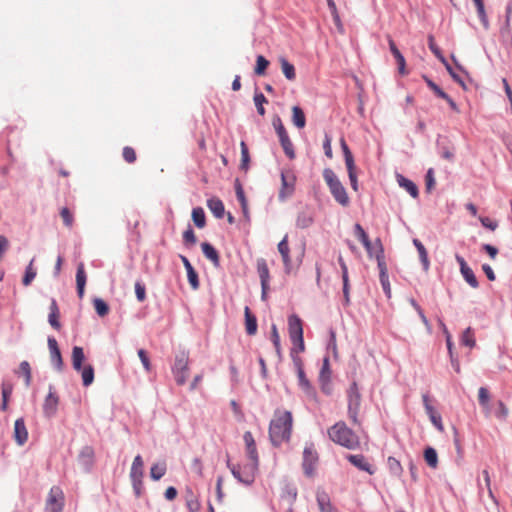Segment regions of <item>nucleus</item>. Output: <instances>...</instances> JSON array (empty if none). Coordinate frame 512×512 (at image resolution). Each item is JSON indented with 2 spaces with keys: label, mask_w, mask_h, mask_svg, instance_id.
Returning a JSON list of instances; mask_svg holds the SVG:
<instances>
[{
  "label": "nucleus",
  "mask_w": 512,
  "mask_h": 512,
  "mask_svg": "<svg viewBox=\"0 0 512 512\" xmlns=\"http://www.w3.org/2000/svg\"><path fill=\"white\" fill-rule=\"evenodd\" d=\"M278 251L282 256V260L284 263L286 273H290L291 271V259H290V248L288 245V236L285 235L284 238L278 244Z\"/></svg>",
  "instance_id": "obj_21"
},
{
  "label": "nucleus",
  "mask_w": 512,
  "mask_h": 512,
  "mask_svg": "<svg viewBox=\"0 0 512 512\" xmlns=\"http://www.w3.org/2000/svg\"><path fill=\"white\" fill-rule=\"evenodd\" d=\"M461 341L464 345L469 346L471 348L475 346V339L471 328H467L463 332Z\"/></svg>",
  "instance_id": "obj_55"
},
{
  "label": "nucleus",
  "mask_w": 512,
  "mask_h": 512,
  "mask_svg": "<svg viewBox=\"0 0 512 512\" xmlns=\"http://www.w3.org/2000/svg\"><path fill=\"white\" fill-rule=\"evenodd\" d=\"M64 499L62 489L59 486H53L47 495L45 512H62Z\"/></svg>",
  "instance_id": "obj_11"
},
{
  "label": "nucleus",
  "mask_w": 512,
  "mask_h": 512,
  "mask_svg": "<svg viewBox=\"0 0 512 512\" xmlns=\"http://www.w3.org/2000/svg\"><path fill=\"white\" fill-rule=\"evenodd\" d=\"M192 220L198 228L202 229L205 227L206 217L204 210L201 207H197L192 210Z\"/></svg>",
  "instance_id": "obj_38"
},
{
  "label": "nucleus",
  "mask_w": 512,
  "mask_h": 512,
  "mask_svg": "<svg viewBox=\"0 0 512 512\" xmlns=\"http://www.w3.org/2000/svg\"><path fill=\"white\" fill-rule=\"evenodd\" d=\"M254 103H255V106L257 108V112L259 113V115L264 116L265 115L264 104L267 103L266 97L262 93H255Z\"/></svg>",
  "instance_id": "obj_49"
},
{
  "label": "nucleus",
  "mask_w": 512,
  "mask_h": 512,
  "mask_svg": "<svg viewBox=\"0 0 512 512\" xmlns=\"http://www.w3.org/2000/svg\"><path fill=\"white\" fill-rule=\"evenodd\" d=\"M388 44H389V48H390V51L391 53L393 54V56L395 57L396 59V62L398 64V70H399V73L404 75L406 74V70H405V65H406V62H405V58L404 56L401 54V52L399 51V49L397 48L395 42L393 41V39L388 36Z\"/></svg>",
  "instance_id": "obj_25"
},
{
  "label": "nucleus",
  "mask_w": 512,
  "mask_h": 512,
  "mask_svg": "<svg viewBox=\"0 0 512 512\" xmlns=\"http://www.w3.org/2000/svg\"><path fill=\"white\" fill-rule=\"evenodd\" d=\"M296 176L291 170H283L281 172V189L279 191V198L281 200L291 196L295 189Z\"/></svg>",
  "instance_id": "obj_13"
},
{
  "label": "nucleus",
  "mask_w": 512,
  "mask_h": 512,
  "mask_svg": "<svg viewBox=\"0 0 512 512\" xmlns=\"http://www.w3.org/2000/svg\"><path fill=\"white\" fill-rule=\"evenodd\" d=\"M478 400L480 405H486L487 402H490L489 391L485 387H480L478 390Z\"/></svg>",
  "instance_id": "obj_62"
},
{
  "label": "nucleus",
  "mask_w": 512,
  "mask_h": 512,
  "mask_svg": "<svg viewBox=\"0 0 512 512\" xmlns=\"http://www.w3.org/2000/svg\"><path fill=\"white\" fill-rule=\"evenodd\" d=\"M375 244H376V248L373 249L372 257H375V259L377 261V266L379 269V276H387L388 269H387V265L385 262L384 249H383L381 240L379 238L376 239Z\"/></svg>",
  "instance_id": "obj_18"
},
{
  "label": "nucleus",
  "mask_w": 512,
  "mask_h": 512,
  "mask_svg": "<svg viewBox=\"0 0 512 512\" xmlns=\"http://www.w3.org/2000/svg\"><path fill=\"white\" fill-rule=\"evenodd\" d=\"M323 178L329 187V190L335 201L344 207L348 206L350 203L349 196L345 187L340 182L334 171L332 169L326 168L323 171Z\"/></svg>",
  "instance_id": "obj_4"
},
{
  "label": "nucleus",
  "mask_w": 512,
  "mask_h": 512,
  "mask_svg": "<svg viewBox=\"0 0 512 512\" xmlns=\"http://www.w3.org/2000/svg\"><path fill=\"white\" fill-rule=\"evenodd\" d=\"M292 122L299 129L304 128L306 125L305 114L299 106L292 107Z\"/></svg>",
  "instance_id": "obj_36"
},
{
  "label": "nucleus",
  "mask_w": 512,
  "mask_h": 512,
  "mask_svg": "<svg viewBox=\"0 0 512 512\" xmlns=\"http://www.w3.org/2000/svg\"><path fill=\"white\" fill-rule=\"evenodd\" d=\"M340 144H341V148H342V151L344 154L345 165L351 167V165L355 164V162H354L353 155H352L346 141L344 140V138H341Z\"/></svg>",
  "instance_id": "obj_48"
},
{
  "label": "nucleus",
  "mask_w": 512,
  "mask_h": 512,
  "mask_svg": "<svg viewBox=\"0 0 512 512\" xmlns=\"http://www.w3.org/2000/svg\"><path fill=\"white\" fill-rule=\"evenodd\" d=\"M428 45L429 49L432 51V53L443 63L446 64V59L443 56L441 50L436 45L433 35L428 36Z\"/></svg>",
  "instance_id": "obj_47"
},
{
  "label": "nucleus",
  "mask_w": 512,
  "mask_h": 512,
  "mask_svg": "<svg viewBox=\"0 0 512 512\" xmlns=\"http://www.w3.org/2000/svg\"><path fill=\"white\" fill-rule=\"evenodd\" d=\"M424 459L428 466L431 468H436L438 465V456L437 452L432 447H427L424 451Z\"/></svg>",
  "instance_id": "obj_39"
},
{
  "label": "nucleus",
  "mask_w": 512,
  "mask_h": 512,
  "mask_svg": "<svg viewBox=\"0 0 512 512\" xmlns=\"http://www.w3.org/2000/svg\"><path fill=\"white\" fill-rule=\"evenodd\" d=\"M76 285L79 298H83L86 285V273L83 263H80L77 267Z\"/></svg>",
  "instance_id": "obj_28"
},
{
  "label": "nucleus",
  "mask_w": 512,
  "mask_h": 512,
  "mask_svg": "<svg viewBox=\"0 0 512 512\" xmlns=\"http://www.w3.org/2000/svg\"><path fill=\"white\" fill-rule=\"evenodd\" d=\"M135 294L139 302H144L146 300V288L143 283L139 281L135 283Z\"/></svg>",
  "instance_id": "obj_57"
},
{
  "label": "nucleus",
  "mask_w": 512,
  "mask_h": 512,
  "mask_svg": "<svg viewBox=\"0 0 512 512\" xmlns=\"http://www.w3.org/2000/svg\"><path fill=\"white\" fill-rule=\"evenodd\" d=\"M331 143H332V138L330 137V135H328L326 133L325 134V138H324V142H323V149H324L325 155L329 159H331L333 157Z\"/></svg>",
  "instance_id": "obj_64"
},
{
  "label": "nucleus",
  "mask_w": 512,
  "mask_h": 512,
  "mask_svg": "<svg viewBox=\"0 0 512 512\" xmlns=\"http://www.w3.org/2000/svg\"><path fill=\"white\" fill-rule=\"evenodd\" d=\"M240 147H241V168L244 170H247L248 163L250 160L248 147L244 141H242L240 143Z\"/></svg>",
  "instance_id": "obj_53"
},
{
  "label": "nucleus",
  "mask_w": 512,
  "mask_h": 512,
  "mask_svg": "<svg viewBox=\"0 0 512 512\" xmlns=\"http://www.w3.org/2000/svg\"><path fill=\"white\" fill-rule=\"evenodd\" d=\"M329 438L336 444L355 450L360 446L358 435L344 421L335 423L328 429Z\"/></svg>",
  "instance_id": "obj_2"
},
{
  "label": "nucleus",
  "mask_w": 512,
  "mask_h": 512,
  "mask_svg": "<svg viewBox=\"0 0 512 512\" xmlns=\"http://www.w3.org/2000/svg\"><path fill=\"white\" fill-rule=\"evenodd\" d=\"M19 373H21L25 378V385L27 387L30 386L32 375H31V367L27 361H22L19 365Z\"/></svg>",
  "instance_id": "obj_45"
},
{
  "label": "nucleus",
  "mask_w": 512,
  "mask_h": 512,
  "mask_svg": "<svg viewBox=\"0 0 512 512\" xmlns=\"http://www.w3.org/2000/svg\"><path fill=\"white\" fill-rule=\"evenodd\" d=\"M48 348L50 352V360L53 366L57 369V371H62L64 362L61 355V351L59 349L57 340L53 337L48 338Z\"/></svg>",
  "instance_id": "obj_16"
},
{
  "label": "nucleus",
  "mask_w": 512,
  "mask_h": 512,
  "mask_svg": "<svg viewBox=\"0 0 512 512\" xmlns=\"http://www.w3.org/2000/svg\"><path fill=\"white\" fill-rule=\"evenodd\" d=\"M272 124L275 128V131L279 137L281 146L289 159L295 158V151L293 147V143L291 142L288 133L282 123V120L279 116L273 118Z\"/></svg>",
  "instance_id": "obj_9"
},
{
  "label": "nucleus",
  "mask_w": 512,
  "mask_h": 512,
  "mask_svg": "<svg viewBox=\"0 0 512 512\" xmlns=\"http://www.w3.org/2000/svg\"><path fill=\"white\" fill-rule=\"evenodd\" d=\"M14 438L18 445H23L28 439V432L22 418L17 419L14 423Z\"/></svg>",
  "instance_id": "obj_23"
},
{
  "label": "nucleus",
  "mask_w": 512,
  "mask_h": 512,
  "mask_svg": "<svg viewBox=\"0 0 512 512\" xmlns=\"http://www.w3.org/2000/svg\"><path fill=\"white\" fill-rule=\"evenodd\" d=\"M186 506L190 512H198L200 510V502L192 492L189 493L186 499Z\"/></svg>",
  "instance_id": "obj_50"
},
{
  "label": "nucleus",
  "mask_w": 512,
  "mask_h": 512,
  "mask_svg": "<svg viewBox=\"0 0 512 512\" xmlns=\"http://www.w3.org/2000/svg\"><path fill=\"white\" fill-rule=\"evenodd\" d=\"M245 314V328L248 335H254L257 332V319L252 314L248 306L244 309Z\"/></svg>",
  "instance_id": "obj_30"
},
{
  "label": "nucleus",
  "mask_w": 512,
  "mask_h": 512,
  "mask_svg": "<svg viewBox=\"0 0 512 512\" xmlns=\"http://www.w3.org/2000/svg\"><path fill=\"white\" fill-rule=\"evenodd\" d=\"M94 308L100 317H104L109 312V306L101 298H95L93 301Z\"/></svg>",
  "instance_id": "obj_44"
},
{
  "label": "nucleus",
  "mask_w": 512,
  "mask_h": 512,
  "mask_svg": "<svg viewBox=\"0 0 512 512\" xmlns=\"http://www.w3.org/2000/svg\"><path fill=\"white\" fill-rule=\"evenodd\" d=\"M312 222H313V217H312L311 213L303 211V212L299 213V215L297 217L296 224L298 227L304 229V228L309 227L312 224Z\"/></svg>",
  "instance_id": "obj_41"
},
{
  "label": "nucleus",
  "mask_w": 512,
  "mask_h": 512,
  "mask_svg": "<svg viewBox=\"0 0 512 512\" xmlns=\"http://www.w3.org/2000/svg\"><path fill=\"white\" fill-rule=\"evenodd\" d=\"M271 340L274 344L277 354L280 355V336L276 325H272L271 327Z\"/></svg>",
  "instance_id": "obj_61"
},
{
  "label": "nucleus",
  "mask_w": 512,
  "mask_h": 512,
  "mask_svg": "<svg viewBox=\"0 0 512 512\" xmlns=\"http://www.w3.org/2000/svg\"><path fill=\"white\" fill-rule=\"evenodd\" d=\"M347 460L359 470L365 471L370 475L375 473V468L368 462L365 456L361 454L347 455Z\"/></svg>",
  "instance_id": "obj_20"
},
{
  "label": "nucleus",
  "mask_w": 512,
  "mask_h": 512,
  "mask_svg": "<svg viewBox=\"0 0 512 512\" xmlns=\"http://www.w3.org/2000/svg\"><path fill=\"white\" fill-rule=\"evenodd\" d=\"M122 156H123V159L129 164L134 163L137 159V155H136L134 148H132L130 146H125L123 148Z\"/></svg>",
  "instance_id": "obj_54"
},
{
  "label": "nucleus",
  "mask_w": 512,
  "mask_h": 512,
  "mask_svg": "<svg viewBox=\"0 0 512 512\" xmlns=\"http://www.w3.org/2000/svg\"><path fill=\"white\" fill-rule=\"evenodd\" d=\"M288 330L289 337L293 345L297 346L299 352L305 350L304 338H303V327L301 319L293 314L288 318Z\"/></svg>",
  "instance_id": "obj_8"
},
{
  "label": "nucleus",
  "mask_w": 512,
  "mask_h": 512,
  "mask_svg": "<svg viewBox=\"0 0 512 512\" xmlns=\"http://www.w3.org/2000/svg\"><path fill=\"white\" fill-rule=\"evenodd\" d=\"M331 375L332 371L330 368V361L328 357H325L323 359L322 367L319 373V383L322 392L327 395L331 394L332 392Z\"/></svg>",
  "instance_id": "obj_15"
},
{
  "label": "nucleus",
  "mask_w": 512,
  "mask_h": 512,
  "mask_svg": "<svg viewBox=\"0 0 512 512\" xmlns=\"http://www.w3.org/2000/svg\"><path fill=\"white\" fill-rule=\"evenodd\" d=\"M270 62L262 55H258L256 58V66L254 68V73L258 76H263L266 73V69L268 68Z\"/></svg>",
  "instance_id": "obj_40"
},
{
  "label": "nucleus",
  "mask_w": 512,
  "mask_h": 512,
  "mask_svg": "<svg viewBox=\"0 0 512 512\" xmlns=\"http://www.w3.org/2000/svg\"><path fill=\"white\" fill-rule=\"evenodd\" d=\"M347 168V171H348V176H349V180H350V183H351V186L353 188V190L357 191L358 189V182H357V175H356V166L355 164H352L351 167L349 166H346Z\"/></svg>",
  "instance_id": "obj_58"
},
{
  "label": "nucleus",
  "mask_w": 512,
  "mask_h": 512,
  "mask_svg": "<svg viewBox=\"0 0 512 512\" xmlns=\"http://www.w3.org/2000/svg\"><path fill=\"white\" fill-rule=\"evenodd\" d=\"M60 216H61L63 223L66 227L71 228L73 226L74 217H73L72 212L67 207H63L60 210Z\"/></svg>",
  "instance_id": "obj_51"
},
{
  "label": "nucleus",
  "mask_w": 512,
  "mask_h": 512,
  "mask_svg": "<svg viewBox=\"0 0 512 512\" xmlns=\"http://www.w3.org/2000/svg\"><path fill=\"white\" fill-rule=\"evenodd\" d=\"M138 356H139L145 370L147 372H149L151 370V362H150L147 352L144 349H139Z\"/></svg>",
  "instance_id": "obj_63"
},
{
  "label": "nucleus",
  "mask_w": 512,
  "mask_h": 512,
  "mask_svg": "<svg viewBox=\"0 0 512 512\" xmlns=\"http://www.w3.org/2000/svg\"><path fill=\"white\" fill-rule=\"evenodd\" d=\"M207 206L209 210L213 213V215L221 219L224 216L225 208L222 200L217 197H212L207 200Z\"/></svg>",
  "instance_id": "obj_26"
},
{
  "label": "nucleus",
  "mask_w": 512,
  "mask_h": 512,
  "mask_svg": "<svg viewBox=\"0 0 512 512\" xmlns=\"http://www.w3.org/2000/svg\"><path fill=\"white\" fill-rule=\"evenodd\" d=\"M348 417L352 424L360 425V421L358 419V414L360 410L361 404V394L359 392L358 386L356 382H353L348 391Z\"/></svg>",
  "instance_id": "obj_6"
},
{
  "label": "nucleus",
  "mask_w": 512,
  "mask_h": 512,
  "mask_svg": "<svg viewBox=\"0 0 512 512\" xmlns=\"http://www.w3.org/2000/svg\"><path fill=\"white\" fill-rule=\"evenodd\" d=\"M201 248L204 256L207 259H209L214 266H219L220 257L217 250L210 243L207 242L202 243Z\"/></svg>",
  "instance_id": "obj_31"
},
{
  "label": "nucleus",
  "mask_w": 512,
  "mask_h": 512,
  "mask_svg": "<svg viewBox=\"0 0 512 512\" xmlns=\"http://www.w3.org/2000/svg\"><path fill=\"white\" fill-rule=\"evenodd\" d=\"M167 471V465L165 461L155 463L150 468V477L154 481L160 480Z\"/></svg>",
  "instance_id": "obj_35"
},
{
  "label": "nucleus",
  "mask_w": 512,
  "mask_h": 512,
  "mask_svg": "<svg viewBox=\"0 0 512 512\" xmlns=\"http://www.w3.org/2000/svg\"><path fill=\"white\" fill-rule=\"evenodd\" d=\"M187 277H188V281L191 285V287L196 290L199 288V279H198V274L197 272L195 271V269H189V271H187Z\"/></svg>",
  "instance_id": "obj_60"
},
{
  "label": "nucleus",
  "mask_w": 512,
  "mask_h": 512,
  "mask_svg": "<svg viewBox=\"0 0 512 512\" xmlns=\"http://www.w3.org/2000/svg\"><path fill=\"white\" fill-rule=\"evenodd\" d=\"M317 503L320 512H333L329 496L325 492L317 493Z\"/></svg>",
  "instance_id": "obj_37"
},
{
  "label": "nucleus",
  "mask_w": 512,
  "mask_h": 512,
  "mask_svg": "<svg viewBox=\"0 0 512 512\" xmlns=\"http://www.w3.org/2000/svg\"><path fill=\"white\" fill-rule=\"evenodd\" d=\"M397 182L399 186L404 188L413 198L418 197L419 191L416 184L413 181L399 174L397 175Z\"/></svg>",
  "instance_id": "obj_32"
},
{
  "label": "nucleus",
  "mask_w": 512,
  "mask_h": 512,
  "mask_svg": "<svg viewBox=\"0 0 512 512\" xmlns=\"http://www.w3.org/2000/svg\"><path fill=\"white\" fill-rule=\"evenodd\" d=\"M388 466H389L391 473L395 476H400L403 472V468H402L400 462L394 457L388 458Z\"/></svg>",
  "instance_id": "obj_52"
},
{
  "label": "nucleus",
  "mask_w": 512,
  "mask_h": 512,
  "mask_svg": "<svg viewBox=\"0 0 512 512\" xmlns=\"http://www.w3.org/2000/svg\"><path fill=\"white\" fill-rule=\"evenodd\" d=\"M413 244L414 246L416 247L418 253H419V257H420V261L423 265V269L424 271H428L429 270V267H430V261H429V258H428V253H427V250L426 248L424 247V245L421 243L420 240L418 239H414L413 240Z\"/></svg>",
  "instance_id": "obj_33"
},
{
  "label": "nucleus",
  "mask_w": 512,
  "mask_h": 512,
  "mask_svg": "<svg viewBox=\"0 0 512 512\" xmlns=\"http://www.w3.org/2000/svg\"><path fill=\"white\" fill-rule=\"evenodd\" d=\"M293 417L290 411L277 409L269 425V438L274 446L290 440Z\"/></svg>",
  "instance_id": "obj_1"
},
{
  "label": "nucleus",
  "mask_w": 512,
  "mask_h": 512,
  "mask_svg": "<svg viewBox=\"0 0 512 512\" xmlns=\"http://www.w3.org/2000/svg\"><path fill=\"white\" fill-rule=\"evenodd\" d=\"M508 408L507 406L504 404L503 401L499 400L497 402V408L495 410V416L498 418V419H501V420H505L508 416Z\"/></svg>",
  "instance_id": "obj_56"
},
{
  "label": "nucleus",
  "mask_w": 512,
  "mask_h": 512,
  "mask_svg": "<svg viewBox=\"0 0 512 512\" xmlns=\"http://www.w3.org/2000/svg\"><path fill=\"white\" fill-rule=\"evenodd\" d=\"M318 459L319 457L315 449V445L313 443L306 444L303 451L302 462V467L306 476L312 477L314 475Z\"/></svg>",
  "instance_id": "obj_10"
},
{
  "label": "nucleus",
  "mask_w": 512,
  "mask_h": 512,
  "mask_svg": "<svg viewBox=\"0 0 512 512\" xmlns=\"http://www.w3.org/2000/svg\"><path fill=\"white\" fill-rule=\"evenodd\" d=\"M59 404V397L56 395V393L53 391V387H49V393L46 396L43 404V411L44 414L47 417L53 416L56 411Z\"/></svg>",
  "instance_id": "obj_19"
},
{
  "label": "nucleus",
  "mask_w": 512,
  "mask_h": 512,
  "mask_svg": "<svg viewBox=\"0 0 512 512\" xmlns=\"http://www.w3.org/2000/svg\"><path fill=\"white\" fill-rule=\"evenodd\" d=\"M474 4L476 6L477 13H478L481 23L483 24L484 28L487 29L489 27V22H488V17L485 12L484 1L478 0V1L474 2Z\"/></svg>",
  "instance_id": "obj_42"
},
{
  "label": "nucleus",
  "mask_w": 512,
  "mask_h": 512,
  "mask_svg": "<svg viewBox=\"0 0 512 512\" xmlns=\"http://www.w3.org/2000/svg\"><path fill=\"white\" fill-rule=\"evenodd\" d=\"M355 235L360 240V242L365 247L368 255L372 257L373 255V249L376 248V244H372L367 233L364 231L362 226L360 224L355 225Z\"/></svg>",
  "instance_id": "obj_24"
},
{
  "label": "nucleus",
  "mask_w": 512,
  "mask_h": 512,
  "mask_svg": "<svg viewBox=\"0 0 512 512\" xmlns=\"http://www.w3.org/2000/svg\"><path fill=\"white\" fill-rule=\"evenodd\" d=\"M259 461L249 460L248 463L243 465H232L230 461H227L232 475L242 484L251 485L255 481V477L258 471Z\"/></svg>",
  "instance_id": "obj_5"
},
{
  "label": "nucleus",
  "mask_w": 512,
  "mask_h": 512,
  "mask_svg": "<svg viewBox=\"0 0 512 512\" xmlns=\"http://www.w3.org/2000/svg\"><path fill=\"white\" fill-rule=\"evenodd\" d=\"M256 266L261 285H269L270 272L266 260L263 258L257 259Z\"/></svg>",
  "instance_id": "obj_27"
},
{
  "label": "nucleus",
  "mask_w": 512,
  "mask_h": 512,
  "mask_svg": "<svg viewBox=\"0 0 512 512\" xmlns=\"http://www.w3.org/2000/svg\"><path fill=\"white\" fill-rule=\"evenodd\" d=\"M172 374L179 386L186 383L189 374V356L188 353L182 351L175 357L174 365L172 366Z\"/></svg>",
  "instance_id": "obj_7"
},
{
  "label": "nucleus",
  "mask_w": 512,
  "mask_h": 512,
  "mask_svg": "<svg viewBox=\"0 0 512 512\" xmlns=\"http://www.w3.org/2000/svg\"><path fill=\"white\" fill-rule=\"evenodd\" d=\"M85 354L82 347L74 346L71 354L72 367L81 373L82 383L85 387L94 381V368L91 364L83 365Z\"/></svg>",
  "instance_id": "obj_3"
},
{
  "label": "nucleus",
  "mask_w": 512,
  "mask_h": 512,
  "mask_svg": "<svg viewBox=\"0 0 512 512\" xmlns=\"http://www.w3.org/2000/svg\"><path fill=\"white\" fill-rule=\"evenodd\" d=\"M243 440L249 460L259 461L257 447L252 433L250 431H246L243 435Z\"/></svg>",
  "instance_id": "obj_22"
},
{
  "label": "nucleus",
  "mask_w": 512,
  "mask_h": 512,
  "mask_svg": "<svg viewBox=\"0 0 512 512\" xmlns=\"http://www.w3.org/2000/svg\"><path fill=\"white\" fill-rule=\"evenodd\" d=\"M33 262H34V259H32L30 261L29 265L26 268L25 275H24L23 280H22V283H23L24 286L30 285L31 282L36 277V271L33 268Z\"/></svg>",
  "instance_id": "obj_46"
},
{
  "label": "nucleus",
  "mask_w": 512,
  "mask_h": 512,
  "mask_svg": "<svg viewBox=\"0 0 512 512\" xmlns=\"http://www.w3.org/2000/svg\"><path fill=\"white\" fill-rule=\"evenodd\" d=\"M143 467L144 462L142 457L140 455L135 456L130 470V478L137 494L140 493V485L142 484L144 474Z\"/></svg>",
  "instance_id": "obj_14"
},
{
  "label": "nucleus",
  "mask_w": 512,
  "mask_h": 512,
  "mask_svg": "<svg viewBox=\"0 0 512 512\" xmlns=\"http://www.w3.org/2000/svg\"><path fill=\"white\" fill-rule=\"evenodd\" d=\"M183 240L186 245H194L196 243V235L191 227L184 231Z\"/></svg>",
  "instance_id": "obj_59"
},
{
  "label": "nucleus",
  "mask_w": 512,
  "mask_h": 512,
  "mask_svg": "<svg viewBox=\"0 0 512 512\" xmlns=\"http://www.w3.org/2000/svg\"><path fill=\"white\" fill-rule=\"evenodd\" d=\"M281 70L284 76L289 81H294L296 79V71L293 64H291L286 58L281 57L279 59Z\"/></svg>",
  "instance_id": "obj_34"
},
{
  "label": "nucleus",
  "mask_w": 512,
  "mask_h": 512,
  "mask_svg": "<svg viewBox=\"0 0 512 512\" xmlns=\"http://www.w3.org/2000/svg\"><path fill=\"white\" fill-rule=\"evenodd\" d=\"M456 261L458 262L460 266V271L462 276L464 277L465 281L472 287V288H478L479 283L477 281V278L473 272V270L467 265L465 259L456 254L455 256Z\"/></svg>",
  "instance_id": "obj_17"
},
{
  "label": "nucleus",
  "mask_w": 512,
  "mask_h": 512,
  "mask_svg": "<svg viewBox=\"0 0 512 512\" xmlns=\"http://www.w3.org/2000/svg\"><path fill=\"white\" fill-rule=\"evenodd\" d=\"M60 318V311L57 305L56 300L52 299L50 304V313L48 317L49 324L55 329L60 330L61 323L59 321Z\"/></svg>",
  "instance_id": "obj_29"
},
{
  "label": "nucleus",
  "mask_w": 512,
  "mask_h": 512,
  "mask_svg": "<svg viewBox=\"0 0 512 512\" xmlns=\"http://www.w3.org/2000/svg\"><path fill=\"white\" fill-rule=\"evenodd\" d=\"M13 387L10 383H3L2 384V404H1V410L6 411L8 406V399L10 395L12 394Z\"/></svg>",
  "instance_id": "obj_43"
},
{
  "label": "nucleus",
  "mask_w": 512,
  "mask_h": 512,
  "mask_svg": "<svg viewBox=\"0 0 512 512\" xmlns=\"http://www.w3.org/2000/svg\"><path fill=\"white\" fill-rule=\"evenodd\" d=\"M293 362L296 367L299 386L301 387L302 391L309 398L316 399V392L310 381L305 376L302 359L300 357H294Z\"/></svg>",
  "instance_id": "obj_12"
}]
</instances>
